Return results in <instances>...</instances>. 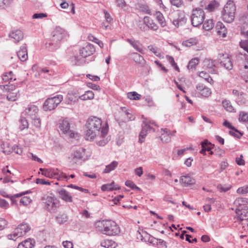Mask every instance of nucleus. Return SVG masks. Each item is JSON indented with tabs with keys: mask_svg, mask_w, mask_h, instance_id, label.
Wrapping results in <instances>:
<instances>
[{
	"mask_svg": "<svg viewBox=\"0 0 248 248\" xmlns=\"http://www.w3.org/2000/svg\"><path fill=\"white\" fill-rule=\"evenodd\" d=\"M142 125V130L139 135V142L142 143L143 142V139L146 136L148 132L151 130L154 131L153 128L151 127L149 125L147 124H143Z\"/></svg>",
	"mask_w": 248,
	"mask_h": 248,
	"instance_id": "dca6fc26",
	"label": "nucleus"
},
{
	"mask_svg": "<svg viewBox=\"0 0 248 248\" xmlns=\"http://www.w3.org/2000/svg\"><path fill=\"white\" fill-rule=\"evenodd\" d=\"M220 64L225 69L229 70L232 68V62L229 57L224 58L223 60L220 62Z\"/></svg>",
	"mask_w": 248,
	"mask_h": 248,
	"instance_id": "c85d7f7f",
	"label": "nucleus"
},
{
	"mask_svg": "<svg viewBox=\"0 0 248 248\" xmlns=\"http://www.w3.org/2000/svg\"><path fill=\"white\" fill-rule=\"evenodd\" d=\"M0 207L3 208H7L9 207V203L6 200L0 199Z\"/></svg>",
	"mask_w": 248,
	"mask_h": 248,
	"instance_id": "69168bd1",
	"label": "nucleus"
},
{
	"mask_svg": "<svg viewBox=\"0 0 248 248\" xmlns=\"http://www.w3.org/2000/svg\"><path fill=\"white\" fill-rule=\"evenodd\" d=\"M201 145H202V150L200 151V153L201 154L205 155V146L208 145V141L207 140H205L202 142H201Z\"/></svg>",
	"mask_w": 248,
	"mask_h": 248,
	"instance_id": "680f3d73",
	"label": "nucleus"
},
{
	"mask_svg": "<svg viewBox=\"0 0 248 248\" xmlns=\"http://www.w3.org/2000/svg\"><path fill=\"white\" fill-rule=\"evenodd\" d=\"M246 39L243 40L240 42L241 47L245 50L248 47V31L246 32Z\"/></svg>",
	"mask_w": 248,
	"mask_h": 248,
	"instance_id": "3c124183",
	"label": "nucleus"
},
{
	"mask_svg": "<svg viewBox=\"0 0 248 248\" xmlns=\"http://www.w3.org/2000/svg\"><path fill=\"white\" fill-rule=\"evenodd\" d=\"M0 150L5 154H10L12 153L11 147L9 144L7 142L0 141Z\"/></svg>",
	"mask_w": 248,
	"mask_h": 248,
	"instance_id": "c756f323",
	"label": "nucleus"
},
{
	"mask_svg": "<svg viewBox=\"0 0 248 248\" xmlns=\"http://www.w3.org/2000/svg\"><path fill=\"white\" fill-rule=\"evenodd\" d=\"M68 216L65 213L59 214L56 217V222L60 224H62L64 222H66Z\"/></svg>",
	"mask_w": 248,
	"mask_h": 248,
	"instance_id": "f704fd0d",
	"label": "nucleus"
},
{
	"mask_svg": "<svg viewBox=\"0 0 248 248\" xmlns=\"http://www.w3.org/2000/svg\"><path fill=\"white\" fill-rule=\"evenodd\" d=\"M203 66L208 70V72L213 74L216 72L215 61L206 59L203 62Z\"/></svg>",
	"mask_w": 248,
	"mask_h": 248,
	"instance_id": "f3484780",
	"label": "nucleus"
},
{
	"mask_svg": "<svg viewBox=\"0 0 248 248\" xmlns=\"http://www.w3.org/2000/svg\"><path fill=\"white\" fill-rule=\"evenodd\" d=\"M248 202L247 199L239 198L235 201L234 204L237 206L236 209H243V208L248 207L247 205Z\"/></svg>",
	"mask_w": 248,
	"mask_h": 248,
	"instance_id": "393cba45",
	"label": "nucleus"
},
{
	"mask_svg": "<svg viewBox=\"0 0 248 248\" xmlns=\"http://www.w3.org/2000/svg\"><path fill=\"white\" fill-rule=\"evenodd\" d=\"M170 21L176 28L183 26L186 22L187 19L183 12H177L171 14L170 17Z\"/></svg>",
	"mask_w": 248,
	"mask_h": 248,
	"instance_id": "6e6552de",
	"label": "nucleus"
},
{
	"mask_svg": "<svg viewBox=\"0 0 248 248\" xmlns=\"http://www.w3.org/2000/svg\"><path fill=\"white\" fill-rule=\"evenodd\" d=\"M222 106L225 110L230 112H235V109L230 101L224 100L222 101Z\"/></svg>",
	"mask_w": 248,
	"mask_h": 248,
	"instance_id": "473e14b6",
	"label": "nucleus"
},
{
	"mask_svg": "<svg viewBox=\"0 0 248 248\" xmlns=\"http://www.w3.org/2000/svg\"><path fill=\"white\" fill-rule=\"evenodd\" d=\"M58 175V177H57V179L58 180H66V181H68V176L67 175L62 172H60V173H55V175Z\"/></svg>",
	"mask_w": 248,
	"mask_h": 248,
	"instance_id": "4d7b16f0",
	"label": "nucleus"
},
{
	"mask_svg": "<svg viewBox=\"0 0 248 248\" xmlns=\"http://www.w3.org/2000/svg\"><path fill=\"white\" fill-rule=\"evenodd\" d=\"M144 23L151 30L156 31L158 29V26L154 20L149 16H145L143 19Z\"/></svg>",
	"mask_w": 248,
	"mask_h": 248,
	"instance_id": "aec40b11",
	"label": "nucleus"
},
{
	"mask_svg": "<svg viewBox=\"0 0 248 248\" xmlns=\"http://www.w3.org/2000/svg\"><path fill=\"white\" fill-rule=\"evenodd\" d=\"M242 155H241L240 157H237L236 158L235 161L237 165L239 166H242L245 164V161L242 159Z\"/></svg>",
	"mask_w": 248,
	"mask_h": 248,
	"instance_id": "338daca9",
	"label": "nucleus"
},
{
	"mask_svg": "<svg viewBox=\"0 0 248 248\" xmlns=\"http://www.w3.org/2000/svg\"><path fill=\"white\" fill-rule=\"evenodd\" d=\"M4 89L8 92H12L13 91L15 92L16 90H18L16 88V86L11 84L10 82H9V84H6L3 86Z\"/></svg>",
	"mask_w": 248,
	"mask_h": 248,
	"instance_id": "79ce46f5",
	"label": "nucleus"
},
{
	"mask_svg": "<svg viewBox=\"0 0 248 248\" xmlns=\"http://www.w3.org/2000/svg\"><path fill=\"white\" fill-rule=\"evenodd\" d=\"M30 228L27 224H21L15 229L12 233L9 234L7 237L9 239L16 240L17 237L25 235L29 230Z\"/></svg>",
	"mask_w": 248,
	"mask_h": 248,
	"instance_id": "1a4fd4ad",
	"label": "nucleus"
},
{
	"mask_svg": "<svg viewBox=\"0 0 248 248\" xmlns=\"http://www.w3.org/2000/svg\"><path fill=\"white\" fill-rule=\"evenodd\" d=\"M18 92V90H16L15 92H9V93L7 95V99L11 101H16L19 95Z\"/></svg>",
	"mask_w": 248,
	"mask_h": 248,
	"instance_id": "4c0bfd02",
	"label": "nucleus"
},
{
	"mask_svg": "<svg viewBox=\"0 0 248 248\" xmlns=\"http://www.w3.org/2000/svg\"><path fill=\"white\" fill-rule=\"evenodd\" d=\"M12 152H14L17 154L20 155L22 153V149L19 148L17 145H15L11 147Z\"/></svg>",
	"mask_w": 248,
	"mask_h": 248,
	"instance_id": "052dcab7",
	"label": "nucleus"
},
{
	"mask_svg": "<svg viewBox=\"0 0 248 248\" xmlns=\"http://www.w3.org/2000/svg\"><path fill=\"white\" fill-rule=\"evenodd\" d=\"M32 119V124L37 128H39L41 126V120L39 118L36 117L31 118Z\"/></svg>",
	"mask_w": 248,
	"mask_h": 248,
	"instance_id": "13d9d810",
	"label": "nucleus"
},
{
	"mask_svg": "<svg viewBox=\"0 0 248 248\" xmlns=\"http://www.w3.org/2000/svg\"><path fill=\"white\" fill-rule=\"evenodd\" d=\"M67 35L66 31L60 27H57L51 33V38L49 45L53 46L55 48L59 47L61 41Z\"/></svg>",
	"mask_w": 248,
	"mask_h": 248,
	"instance_id": "20e7f679",
	"label": "nucleus"
},
{
	"mask_svg": "<svg viewBox=\"0 0 248 248\" xmlns=\"http://www.w3.org/2000/svg\"><path fill=\"white\" fill-rule=\"evenodd\" d=\"M235 11L236 7L234 2L229 0L222 12L223 20L227 23H232L234 19Z\"/></svg>",
	"mask_w": 248,
	"mask_h": 248,
	"instance_id": "7ed1b4c3",
	"label": "nucleus"
},
{
	"mask_svg": "<svg viewBox=\"0 0 248 248\" xmlns=\"http://www.w3.org/2000/svg\"><path fill=\"white\" fill-rule=\"evenodd\" d=\"M63 96L58 94L54 97L48 98L44 103L43 108L45 111H50L55 109L62 101Z\"/></svg>",
	"mask_w": 248,
	"mask_h": 248,
	"instance_id": "423d86ee",
	"label": "nucleus"
},
{
	"mask_svg": "<svg viewBox=\"0 0 248 248\" xmlns=\"http://www.w3.org/2000/svg\"><path fill=\"white\" fill-rule=\"evenodd\" d=\"M127 96L130 99L139 100L140 99L141 95L134 92L128 93Z\"/></svg>",
	"mask_w": 248,
	"mask_h": 248,
	"instance_id": "de8ad7c7",
	"label": "nucleus"
},
{
	"mask_svg": "<svg viewBox=\"0 0 248 248\" xmlns=\"http://www.w3.org/2000/svg\"><path fill=\"white\" fill-rule=\"evenodd\" d=\"M118 165V162L116 161H112L110 164L107 165L105 170L103 171L104 173H108L110 171L114 170Z\"/></svg>",
	"mask_w": 248,
	"mask_h": 248,
	"instance_id": "7c9ffc66",
	"label": "nucleus"
},
{
	"mask_svg": "<svg viewBox=\"0 0 248 248\" xmlns=\"http://www.w3.org/2000/svg\"><path fill=\"white\" fill-rule=\"evenodd\" d=\"M140 11L149 15H151V12L148 6L146 5H141L140 6Z\"/></svg>",
	"mask_w": 248,
	"mask_h": 248,
	"instance_id": "864d4df0",
	"label": "nucleus"
},
{
	"mask_svg": "<svg viewBox=\"0 0 248 248\" xmlns=\"http://www.w3.org/2000/svg\"><path fill=\"white\" fill-rule=\"evenodd\" d=\"M42 174L49 178H52L55 176V173H53L50 170L47 169L43 170V172H42Z\"/></svg>",
	"mask_w": 248,
	"mask_h": 248,
	"instance_id": "6e6d98bb",
	"label": "nucleus"
},
{
	"mask_svg": "<svg viewBox=\"0 0 248 248\" xmlns=\"http://www.w3.org/2000/svg\"><path fill=\"white\" fill-rule=\"evenodd\" d=\"M196 44V40L194 38H190L189 40L184 41L182 43L183 45L187 47H190Z\"/></svg>",
	"mask_w": 248,
	"mask_h": 248,
	"instance_id": "49530a36",
	"label": "nucleus"
},
{
	"mask_svg": "<svg viewBox=\"0 0 248 248\" xmlns=\"http://www.w3.org/2000/svg\"><path fill=\"white\" fill-rule=\"evenodd\" d=\"M86 126L85 138L87 140H92L100 135L101 137L104 138L108 132L107 124L103 126L101 119L97 117L92 116L89 118Z\"/></svg>",
	"mask_w": 248,
	"mask_h": 248,
	"instance_id": "f257e3e1",
	"label": "nucleus"
},
{
	"mask_svg": "<svg viewBox=\"0 0 248 248\" xmlns=\"http://www.w3.org/2000/svg\"><path fill=\"white\" fill-rule=\"evenodd\" d=\"M115 183L114 182L110 184H107L103 185L101 186V189L102 191H112L117 189L118 188L114 185Z\"/></svg>",
	"mask_w": 248,
	"mask_h": 248,
	"instance_id": "c9c22d12",
	"label": "nucleus"
},
{
	"mask_svg": "<svg viewBox=\"0 0 248 248\" xmlns=\"http://www.w3.org/2000/svg\"><path fill=\"white\" fill-rule=\"evenodd\" d=\"M180 182L184 186H187L194 184L195 180L188 175L182 176L180 178Z\"/></svg>",
	"mask_w": 248,
	"mask_h": 248,
	"instance_id": "bb28decb",
	"label": "nucleus"
},
{
	"mask_svg": "<svg viewBox=\"0 0 248 248\" xmlns=\"http://www.w3.org/2000/svg\"><path fill=\"white\" fill-rule=\"evenodd\" d=\"M94 97V93L92 91H86L84 94L79 96V98L82 100H91Z\"/></svg>",
	"mask_w": 248,
	"mask_h": 248,
	"instance_id": "e433bc0d",
	"label": "nucleus"
},
{
	"mask_svg": "<svg viewBox=\"0 0 248 248\" xmlns=\"http://www.w3.org/2000/svg\"><path fill=\"white\" fill-rule=\"evenodd\" d=\"M170 3L178 8L181 7L183 5V0H170Z\"/></svg>",
	"mask_w": 248,
	"mask_h": 248,
	"instance_id": "5fc2aeb1",
	"label": "nucleus"
},
{
	"mask_svg": "<svg viewBox=\"0 0 248 248\" xmlns=\"http://www.w3.org/2000/svg\"><path fill=\"white\" fill-rule=\"evenodd\" d=\"M94 51V48L93 45L89 44L86 46L80 49L79 50V53L80 56L83 58H85L93 54Z\"/></svg>",
	"mask_w": 248,
	"mask_h": 248,
	"instance_id": "2eb2a0df",
	"label": "nucleus"
},
{
	"mask_svg": "<svg viewBox=\"0 0 248 248\" xmlns=\"http://www.w3.org/2000/svg\"><path fill=\"white\" fill-rule=\"evenodd\" d=\"M9 37L15 40L16 43L19 42L23 38V33L19 30L12 31L9 34Z\"/></svg>",
	"mask_w": 248,
	"mask_h": 248,
	"instance_id": "a211bd4d",
	"label": "nucleus"
},
{
	"mask_svg": "<svg viewBox=\"0 0 248 248\" xmlns=\"http://www.w3.org/2000/svg\"><path fill=\"white\" fill-rule=\"evenodd\" d=\"M160 133V139L163 142L167 143L170 141L171 136H174L176 131H171L167 128H162Z\"/></svg>",
	"mask_w": 248,
	"mask_h": 248,
	"instance_id": "ddd939ff",
	"label": "nucleus"
},
{
	"mask_svg": "<svg viewBox=\"0 0 248 248\" xmlns=\"http://www.w3.org/2000/svg\"><path fill=\"white\" fill-rule=\"evenodd\" d=\"M56 193L59 198L65 202H73V197L71 194L63 188H59L56 190Z\"/></svg>",
	"mask_w": 248,
	"mask_h": 248,
	"instance_id": "f8f14e48",
	"label": "nucleus"
},
{
	"mask_svg": "<svg viewBox=\"0 0 248 248\" xmlns=\"http://www.w3.org/2000/svg\"><path fill=\"white\" fill-rule=\"evenodd\" d=\"M45 203V207L48 211L53 212L57 208L58 202L55 197L47 196Z\"/></svg>",
	"mask_w": 248,
	"mask_h": 248,
	"instance_id": "9b49d317",
	"label": "nucleus"
},
{
	"mask_svg": "<svg viewBox=\"0 0 248 248\" xmlns=\"http://www.w3.org/2000/svg\"><path fill=\"white\" fill-rule=\"evenodd\" d=\"M229 134L234 137H236L238 139H240L241 138V137L242 136L243 134L241 133L240 132H239L238 131V132H236L234 130H232V131H229Z\"/></svg>",
	"mask_w": 248,
	"mask_h": 248,
	"instance_id": "0e129e2a",
	"label": "nucleus"
},
{
	"mask_svg": "<svg viewBox=\"0 0 248 248\" xmlns=\"http://www.w3.org/2000/svg\"><path fill=\"white\" fill-rule=\"evenodd\" d=\"M157 19L162 27H165L166 26V22L165 21L164 17L161 13H159L157 16Z\"/></svg>",
	"mask_w": 248,
	"mask_h": 248,
	"instance_id": "bf43d9fd",
	"label": "nucleus"
},
{
	"mask_svg": "<svg viewBox=\"0 0 248 248\" xmlns=\"http://www.w3.org/2000/svg\"><path fill=\"white\" fill-rule=\"evenodd\" d=\"M199 76L203 78H204L206 81L210 84L213 83V80L212 78L209 76L208 74L206 73L204 71H202L199 74Z\"/></svg>",
	"mask_w": 248,
	"mask_h": 248,
	"instance_id": "ea45409f",
	"label": "nucleus"
},
{
	"mask_svg": "<svg viewBox=\"0 0 248 248\" xmlns=\"http://www.w3.org/2000/svg\"><path fill=\"white\" fill-rule=\"evenodd\" d=\"M236 213L240 220H245L248 217V207L243 208V209H236Z\"/></svg>",
	"mask_w": 248,
	"mask_h": 248,
	"instance_id": "412c9836",
	"label": "nucleus"
},
{
	"mask_svg": "<svg viewBox=\"0 0 248 248\" xmlns=\"http://www.w3.org/2000/svg\"><path fill=\"white\" fill-rule=\"evenodd\" d=\"M96 227L98 231L107 235H116L120 232L119 226L115 222L111 220L99 221L96 224Z\"/></svg>",
	"mask_w": 248,
	"mask_h": 248,
	"instance_id": "f03ea898",
	"label": "nucleus"
},
{
	"mask_svg": "<svg viewBox=\"0 0 248 248\" xmlns=\"http://www.w3.org/2000/svg\"><path fill=\"white\" fill-rule=\"evenodd\" d=\"M131 59L138 64H142L144 62L143 57L136 52H133L130 54Z\"/></svg>",
	"mask_w": 248,
	"mask_h": 248,
	"instance_id": "cd10ccee",
	"label": "nucleus"
},
{
	"mask_svg": "<svg viewBox=\"0 0 248 248\" xmlns=\"http://www.w3.org/2000/svg\"><path fill=\"white\" fill-rule=\"evenodd\" d=\"M203 23L202 28L206 31L212 29L214 26V22L212 19H207Z\"/></svg>",
	"mask_w": 248,
	"mask_h": 248,
	"instance_id": "72a5a7b5",
	"label": "nucleus"
},
{
	"mask_svg": "<svg viewBox=\"0 0 248 248\" xmlns=\"http://www.w3.org/2000/svg\"><path fill=\"white\" fill-rule=\"evenodd\" d=\"M31 202V200L27 196L23 197L20 200V203L24 206L28 205Z\"/></svg>",
	"mask_w": 248,
	"mask_h": 248,
	"instance_id": "603ef678",
	"label": "nucleus"
},
{
	"mask_svg": "<svg viewBox=\"0 0 248 248\" xmlns=\"http://www.w3.org/2000/svg\"><path fill=\"white\" fill-rule=\"evenodd\" d=\"M36 182L37 184L45 185H50V182H49V181H46L44 179L37 178L36 180Z\"/></svg>",
	"mask_w": 248,
	"mask_h": 248,
	"instance_id": "e2e57ef3",
	"label": "nucleus"
},
{
	"mask_svg": "<svg viewBox=\"0 0 248 248\" xmlns=\"http://www.w3.org/2000/svg\"><path fill=\"white\" fill-rule=\"evenodd\" d=\"M199 60L198 58H195L191 59L187 65V68L189 70L193 69L195 68V66L198 64Z\"/></svg>",
	"mask_w": 248,
	"mask_h": 248,
	"instance_id": "58836bf2",
	"label": "nucleus"
},
{
	"mask_svg": "<svg viewBox=\"0 0 248 248\" xmlns=\"http://www.w3.org/2000/svg\"><path fill=\"white\" fill-rule=\"evenodd\" d=\"M237 193L240 195H245L248 193V185L239 187L236 190Z\"/></svg>",
	"mask_w": 248,
	"mask_h": 248,
	"instance_id": "a18cd8bd",
	"label": "nucleus"
},
{
	"mask_svg": "<svg viewBox=\"0 0 248 248\" xmlns=\"http://www.w3.org/2000/svg\"><path fill=\"white\" fill-rule=\"evenodd\" d=\"M238 120L240 122H246L248 121V112L240 111Z\"/></svg>",
	"mask_w": 248,
	"mask_h": 248,
	"instance_id": "a19ab883",
	"label": "nucleus"
},
{
	"mask_svg": "<svg viewBox=\"0 0 248 248\" xmlns=\"http://www.w3.org/2000/svg\"><path fill=\"white\" fill-rule=\"evenodd\" d=\"M62 245L64 248H73V243L71 241H63L62 243Z\"/></svg>",
	"mask_w": 248,
	"mask_h": 248,
	"instance_id": "774afa93",
	"label": "nucleus"
},
{
	"mask_svg": "<svg viewBox=\"0 0 248 248\" xmlns=\"http://www.w3.org/2000/svg\"><path fill=\"white\" fill-rule=\"evenodd\" d=\"M216 29L218 35L221 36L222 37H225L226 36V28L222 22H217L216 26Z\"/></svg>",
	"mask_w": 248,
	"mask_h": 248,
	"instance_id": "b1692460",
	"label": "nucleus"
},
{
	"mask_svg": "<svg viewBox=\"0 0 248 248\" xmlns=\"http://www.w3.org/2000/svg\"><path fill=\"white\" fill-rule=\"evenodd\" d=\"M85 149L78 148L74 151L69 158L74 163H77L78 160L82 159L85 154Z\"/></svg>",
	"mask_w": 248,
	"mask_h": 248,
	"instance_id": "9d476101",
	"label": "nucleus"
},
{
	"mask_svg": "<svg viewBox=\"0 0 248 248\" xmlns=\"http://www.w3.org/2000/svg\"><path fill=\"white\" fill-rule=\"evenodd\" d=\"M101 246L105 248H115L117 244L112 240H107L101 243Z\"/></svg>",
	"mask_w": 248,
	"mask_h": 248,
	"instance_id": "2f4dec72",
	"label": "nucleus"
},
{
	"mask_svg": "<svg viewBox=\"0 0 248 248\" xmlns=\"http://www.w3.org/2000/svg\"><path fill=\"white\" fill-rule=\"evenodd\" d=\"M196 89L200 92V93L204 97H208L211 94L210 89L205 87L202 84H198L196 86Z\"/></svg>",
	"mask_w": 248,
	"mask_h": 248,
	"instance_id": "6ab92c4d",
	"label": "nucleus"
},
{
	"mask_svg": "<svg viewBox=\"0 0 248 248\" xmlns=\"http://www.w3.org/2000/svg\"><path fill=\"white\" fill-rule=\"evenodd\" d=\"M12 72H9L8 73H5L2 77L3 80L4 82H12Z\"/></svg>",
	"mask_w": 248,
	"mask_h": 248,
	"instance_id": "8fccbe9b",
	"label": "nucleus"
},
{
	"mask_svg": "<svg viewBox=\"0 0 248 248\" xmlns=\"http://www.w3.org/2000/svg\"><path fill=\"white\" fill-rule=\"evenodd\" d=\"M17 55L21 61H26L28 59V53L26 47L25 46H21L20 49L17 52Z\"/></svg>",
	"mask_w": 248,
	"mask_h": 248,
	"instance_id": "5701e85b",
	"label": "nucleus"
},
{
	"mask_svg": "<svg viewBox=\"0 0 248 248\" xmlns=\"http://www.w3.org/2000/svg\"><path fill=\"white\" fill-rule=\"evenodd\" d=\"M34 241L33 239H28L20 243L17 248H33Z\"/></svg>",
	"mask_w": 248,
	"mask_h": 248,
	"instance_id": "a878e982",
	"label": "nucleus"
},
{
	"mask_svg": "<svg viewBox=\"0 0 248 248\" xmlns=\"http://www.w3.org/2000/svg\"><path fill=\"white\" fill-rule=\"evenodd\" d=\"M59 128L62 134L69 138H75L77 133L73 129L72 121L65 118L60 122Z\"/></svg>",
	"mask_w": 248,
	"mask_h": 248,
	"instance_id": "39448f33",
	"label": "nucleus"
},
{
	"mask_svg": "<svg viewBox=\"0 0 248 248\" xmlns=\"http://www.w3.org/2000/svg\"><path fill=\"white\" fill-rule=\"evenodd\" d=\"M20 129L21 130H23L25 129H27L28 128L29 124L28 121L25 118L21 117L20 119Z\"/></svg>",
	"mask_w": 248,
	"mask_h": 248,
	"instance_id": "c03bdc74",
	"label": "nucleus"
},
{
	"mask_svg": "<svg viewBox=\"0 0 248 248\" xmlns=\"http://www.w3.org/2000/svg\"><path fill=\"white\" fill-rule=\"evenodd\" d=\"M218 6V3L215 0H213L208 4L207 6V9L210 11H213Z\"/></svg>",
	"mask_w": 248,
	"mask_h": 248,
	"instance_id": "09e8293b",
	"label": "nucleus"
},
{
	"mask_svg": "<svg viewBox=\"0 0 248 248\" xmlns=\"http://www.w3.org/2000/svg\"><path fill=\"white\" fill-rule=\"evenodd\" d=\"M39 109L38 107L34 105H29L22 112V114L27 115L30 118L36 117L38 114Z\"/></svg>",
	"mask_w": 248,
	"mask_h": 248,
	"instance_id": "4468645a",
	"label": "nucleus"
},
{
	"mask_svg": "<svg viewBox=\"0 0 248 248\" xmlns=\"http://www.w3.org/2000/svg\"><path fill=\"white\" fill-rule=\"evenodd\" d=\"M205 17L204 11L201 8H196L192 11L191 16V24L194 27H198L203 23Z\"/></svg>",
	"mask_w": 248,
	"mask_h": 248,
	"instance_id": "0eeeda50",
	"label": "nucleus"
},
{
	"mask_svg": "<svg viewBox=\"0 0 248 248\" xmlns=\"http://www.w3.org/2000/svg\"><path fill=\"white\" fill-rule=\"evenodd\" d=\"M121 109L124 113V115L127 116L126 120L128 121H132L135 119L134 116L130 113L127 111L125 108L121 107Z\"/></svg>",
	"mask_w": 248,
	"mask_h": 248,
	"instance_id": "37998d69",
	"label": "nucleus"
},
{
	"mask_svg": "<svg viewBox=\"0 0 248 248\" xmlns=\"http://www.w3.org/2000/svg\"><path fill=\"white\" fill-rule=\"evenodd\" d=\"M127 41L138 52L142 53L143 46L139 41L133 39H127Z\"/></svg>",
	"mask_w": 248,
	"mask_h": 248,
	"instance_id": "4be33fe9",
	"label": "nucleus"
}]
</instances>
